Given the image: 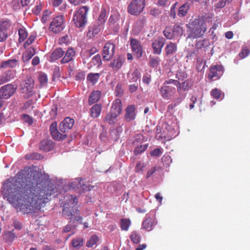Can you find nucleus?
I'll use <instances>...</instances> for the list:
<instances>
[{"mask_svg": "<svg viewBox=\"0 0 250 250\" xmlns=\"http://www.w3.org/2000/svg\"><path fill=\"white\" fill-rule=\"evenodd\" d=\"M10 26V23L9 21H2L0 24V32H7V30Z\"/></svg>", "mask_w": 250, "mask_h": 250, "instance_id": "nucleus-48", "label": "nucleus"}, {"mask_svg": "<svg viewBox=\"0 0 250 250\" xmlns=\"http://www.w3.org/2000/svg\"><path fill=\"white\" fill-rule=\"evenodd\" d=\"M212 17L209 16H198L190 22L192 26L189 36L193 38H198L202 37L206 32L207 22L211 23Z\"/></svg>", "mask_w": 250, "mask_h": 250, "instance_id": "nucleus-2", "label": "nucleus"}, {"mask_svg": "<svg viewBox=\"0 0 250 250\" xmlns=\"http://www.w3.org/2000/svg\"><path fill=\"white\" fill-rule=\"evenodd\" d=\"M75 55V51L74 49L69 48L66 52L64 57L61 60L62 63H67L73 60Z\"/></svg>", "mask_w": 250, "mask_h": 250, "instance_id": "nucleus-22", "label": "nucleus"}, {"mask_svg": "<svg viewBox=\"0 0 250 250\" xmlns=\"http://www.w3.org/2000/svg\"><path fill=\"white\" fill-rule=\"evenodd\" d=\"M129 82H136L140 78L141 74L138 69H136L131 74H128Z\"/></svg>", "mask_w": 250, "mask_h": 250, "instance_id": "nucleus-30", "label": "nucleus"}, {"mask_svg": "<svg viewBox=\"0 0 250 250\" xmlns=\"http://www.w3.org/2000/svg\"><path fill=\"white\" fill-rule=\"evenodd\" d=\"M76 229V226L71 224L66 225L63 229V232H68L74 230Z\"/></svg>", "mask_w": 250, "mask_h": 250, "instance_id": "nucleus-57", "label": "nucleus"}, {"mask_svg": "<svg viewBox=\"0 0 250 250\" xmlns=\"http://www.w3.org/2000/svg\"><path fill=\"white\" fill-rule=\"evenodd\" d=\"M165 53L167 56L174 55L177 51V46L175 43L170 42L165 47Z\"/></svg>", "mask_w": 250, "mask_h": 250, "instance_id": "nucleus-21", "label": "nucleus"}, {"mask_svg": "<svg viewBox=\"0 0 250 250\" xmlns=\"http://www.w3.org/2000/svg\"><path fill=\"white\" fill-rule=\"evenodd\" d=\"M81 186L79 187V190L82 191H90L92 189V188L94 187V186L88 185L87 186L86 184L84 183L83 180L82 179L81 182Z\"/></svg>", "mask_w": 250, "mask_h": 250, "instance_id": "nucleus-51", "label": "nucleus"}, {"mask_svg": "<svg viewBox=\"0 0 250 250\" xmlns=\"http://www.w3.org/2000/svg\"><path fill=\"white\" fill-rule=\"evenodd\" d=\"M15 92V89L13 85L8 84L2 86L0 89V97L2 99H8L10 98Z\"/></svg>", "mask_w": 250, "mask_h": 250, "instance_id": "nucleus-15", "label": "nucleus"}, {"mask_svg": "<svg viewBox=\"0 0 250 250\" xmlns=\"http://www.w3.org/2000/svg\"><path fill=\"white\" fill-rule=\"evenodd\" d=\"M83 238H76L72 240L71 244L73 247L79 248L83 245Z\"/></svg>", "mask_w": 250, "mask_h": 250, "instance_id": "nucleus-42", "label": "nucleus"}, {"mask_svg": "<svg viewBox=\"0 0 250 250\" xmlns=\"http://www.w3.org/2000/svg\"><path fill=\"white\" fill-rule=\"evenodd\" d=\"M163 34L167 39H171L174 37L173 29L170 27H167L163 31Z\"/></svg>", "mask_w": 250, "mask_h": 250, "instance_id": "nucleus-41", "label": "nucleus"}, {"mask_svg": "<svg viewBox=\"0 0 250 250\" xmlns=\"http://www.w3.org/2000/svg\"><path fill=\"white\" fill-rule=\"evenodd\" d=\"M100 77V74L98 73H90L87 76V80L92 84H95L99 80Z\"/></svg>", "mask_w": 250, "mask_h": 250, "instance_id": "nucleus-31", "label": "nucleus"}, {"mask_svg": "<svg viewBox=\"0 0 250 250\" xmlns=\"http://www.w3.org/2000/svg\"><path fill=\"white\" fill-rule=\"evenodd\" d=\"M25 158L26 160H41L43 157L38 153L34 152L25 155Z\"/></svg>", "mask_w": 250, "mask_h": 250, "instance_id": "nucleus-40", "label": "nucleus"}, {"mask_svg": "<svg viewBox=\"0 0 250 250\" xmlns=\"http://www.w3.org/2000/svg\"><path fill=\"white\" fill-rule=\"evenodd\" d=\"M135 107L134 105H128L125 109V119L127 122H130L135 119L136 115L135 113Z\"/></svg>", "mask_w": 250, "mask_h": 250, "instance_id": "nucleus-20", "label": "nucleus"}, {"mask_svg": "<svg viewBox=\"0 0 250 250\" xmlns=\"http://www.w3.org/2000/svg\"><path fill=\"white\" fill-rule=\"evenodd\" d=\"M16 178L11 177L6 180L2 186L3 198L16 208Z\"/></svg>", "mask_w": 250, "mask_h": 250, "instance_id": "nucleus-3", "label": "nucleus"}, {"mask_svg": "<svg viewBox=\"0 0 250 250\" xmlns=\"http://www.w3.org/2000/svg\"><path fill=\"white\" fill-rule=\"evenodd\" d=\"M157 170V167H153L151 168L150 169H149L147 173L146 177L147 178H149L152 174L155 172Z\"/></svg>", "mask_w": 250, "mask_h": 250, "instance_id": "nucleus-64", "label": "nucleus"}, {"mask_svg": "<svg viewBox=\"0 0 250 250\" xmlns=\"http://www.w3.org/2000/svg\"><path fill=\"white\" fill-rule=\"evenodd\" d=\"M171 83L174 84L177 87L178 85H179V81L173 79H169L168 80L165 81L163 85H167Z\"/></svg>", "mask_w": 250, "mask_h": 250, "instance_id": "nucleus-60", "label": "nucleus"}, {"mask_svg": "<svg viewBox=\"0 0 250 250\" xmlns=\"http://www.w3.org/2000/svg\"><path fill=\"white\" fill-rule=\"evenodd\" d=\"M36 36L34 35H30L26 42L24 43V47L26 48L27 46L32 44L35 41Z\"/></svg>", "mask_w": 250, "mask_h": 250, "instance_id": "nucleus-58", "label": "nucleus"}, {"mask_svg": "<svg viewBox=\"0 0 250 250\" xmlns=\"http://www.w3.org/2000/svg\"><path fill=\"white\" fill-rule=\"evenodd\" d=\"M165 43V40L163 38H158L152 43L153 53L155 54L160 55L162 49Z\"/></svg>", "mask_w": 250, "mask_h": 250, "instance_id": "nucleus-16", "label": "nucleus"}, {"mask_svg": "<svg viewBox=\"0 0 250 250\" xmlns=\"http://www.w3.org/2000/svg\"><path fill=\"white\" fill-rule=\"evenodd\" d=\"M101 96V92L100 90L93 91L90 94L88 99L89 105L94 104L99 101Z\"/></svg>", "mask_w": 250, "mask_h": 250, "instance_id": "nucleus-24", "label": "nucleus"}, {"mask_svg": "<svg viewBox=\"0 0 250 250\" xmlns=\"http://www.w3.org/2000/svg\"><path fill=\"white\" fill-rule=\"evenodd\" d=\"M36 53L34 48L30 47L22 54V59L24 62H28Z\"/></svg>", "mask_w": 250, "mask_h": 250, "instance_id": "nucleus-28", "label": "nucleus"}, {"mask_svg": "<svg viewBox=\"0 0 250 250\" xmlns=\"http://www.w3.org/2000/svg\"><path fill=\"white\" fill-rule=\"evenodd\" d=\"M57 130V124L56 122H54L50 125V131L51 135L52 134H55V132Z\"/></svg>", "mask_w": 250, "mask_h": 250, "instance_id": "nucleus-61", "label": "nucleus"}, {"mask_svg": "<svg viewBox=\"0 0 250 250\" xmlns=\"http://www.w3.org/2000/svg\"><path fill=\"white\" fill-rule=\"evenodd\" d=\"M82 179H76L74 181L69 184L70 188L74 189H79V187L81 186Z\"/></svg>", "mask_w": 250, "mask_h": 250, "instance_id": "nucleus-43", "label": "nucleus"}, {"mask_svg": "<svg viewBox=\"0 0 250 250\" xmlns=\"http://www.w3.org/2000/svg\"><path fill=\"white\" fill-rule=\"evenodd\" d=\"M39 81L42 85L46 83L48 81L46 75L44 73H41L39 76Z\"/></svg>", "mask_w": 250, "mask_h": 250, "instance_id": "nucleus-56", "label": "nucleus"}, {"mask_svg": "<svg viewBox=\"0 0 250 250\" xmlns=\"http://www.w3.org/2000/svg\"><path fill=\"white\" fill-rule=\"evenodd\" d=\"M102 106L100 104H94L90 109L91 116L93 118L98 117L101 112Z\"/></svg>", "mask_w": 250, "mask_h": 250, "instance_id": "nucleus-27", "label": "nucleus"}, {"mask_svg": "<svg viewBox=\"0 0 250 250\" xmlns=\"http://www.w3.org/2000/svg\"><path fill=\"white\" fill-rule=\"evenodd\" d=\"M130 239L133 243L138 244L141 240V236L137 231H133L130 235Z\"/></svg>", "mask_w": 250, "mask_h": 250, "instance_id": "nucleus-36", "label": "nucleus"}, {"mask_svg": "<svg viewBox=\"0 0 250 250\" xmlns=\"http://www.w3.org/2000/svg\"><path fill=\"white\" fill-rule=\"evenodd\" d=\"M125 60V59L123 56H119L117 57H115L113 60L111 62L109 66L114 71H118L122 67Z\"/></svg>", "mask_w": 250, "mask_h": 250, "instance_id": "nucleus-18", "label": "nucleus"}, {"mask_svg": "<svg viewBox=\"0 0 250 250\" xmlns=\"http://www.w3.org/2000/svg\"><path fill=\"white\" fill-rule=\"evenodd\" d=\"M51 12L48 10H46L43 13V15L42 18V21L43 23L48 22L50 19Z\"/></svg>", "mask_w": 250, "mask_h": 250, "instance_id": "nucleus-49", "label": "nucleus"}, {"mask_svg": "<svg viewBox=\"0 0 250 250\" xmlns=\"http://www.w3.org/2000/svg\"><path fill=\"white\" fill-rule=\"evenodd\" d=\"M42 8V6L41 4H38L35 6V7L32 9V12L36 15H39Z\"/></svg>", "mask_w": 250, "mask_h": 250, "instance_id": "nucleus-59", "label": "nucleus"}, {"mask_svg": "<svg viewBox=\"0 0 250 250\" xmlns=\"http://www.w3.org/2000/svg\"><path fill=\"white\" fill-rule=\"evenodd\" d=\"M65 27L64 18L63 15H59L54 17L51 22L49 30L54 33H59L62 31Z\"/></svg>", "mask_w": 250, "mask_h": 250, "instance_id": "nucleus-8", "label": "nucleus"}, {"mask_svg": "<svg viewBox=\"0 0 250 250\" xmlns=\"http://www.w3.org/2000/svg\"><path fill=\"white\" fill-rule=\"evenodd\" d=\"M54 147L53 142L48 139H44L42 140L39 145L40 149L45 152L50 151Z\"/></svg>", "mask_w": 250, "mask_h": 250, "instance_id": "nucleus-19", "label": "nucleus"}, {"mask_svg": "<svg viewBox=\"0 0 250 250\" xmlns=\"http://www.w3.org/2000/svg\"><path fill=\"white\" fill-rule=\"evenodd\" d=\"M145 7V0H133L127 7L128 12L134 15L140 14Z\"/></svg>", "mask_w": 250, "mask_h": 250, "instance_id": "nucleus-9", "label": "nucleus"}, {"mask_svg": "<svg viewBox=\"0 0 250 250\" xmlns=\"http://www.w3.org/2000/svg\"><path fill=\"white\" fill-rule=\"evenodd\" d=\"M163 152V149L161 148H156L150 152V155L152 157H159Z\"/></svg>", "mask_w": 250, "mask_h": 250, "instance_id": "nucleus-53", "label": "nucleus"}, {"mask_svg": "<svg viewBox=\"0 0 250 250\" xmlns=\"http://www.w3.org/2000/svg\"><path fill=\"white\" fill-rule=\"evenodd\" d=\"M29 170L31 171L30 168H26L17 174L19 179L17 180V183L21 187V189L20 186H17V202L22 209H25L27 213L35 212L44 207L49 201V197L55 193L53 186H44L38 181L25 184L24 181L27 182L31 178L29 176Z\"/></svg>", "mask_w": 250, "mask_h": 250, "instance_id": "nucleus-1", "label": "nucleus"}, {"mask_svg": "<svg viewBox=\"0 0 250 250\" xmlns=\"http://www.w3.org/2000/svg\"><path fill=\"white\" fill-rule=\"evenodd\" d=\"M64 200L62 214L68 216L70 222H71L72 216L74 215L77 212H79V210L77 208L73 209V207L78 203L77 197L76 195L66 194L64 197Z\"/></svg>", "mask_w": 250, "mask_h": 250, "instance_id": "nucleus-4", "label": "nucleus"}, {"mask_svg": "<svg viewBox=\"0 0 250 250\" xmlns=\"http://www.w3.org/2000/svg\"><path fill=\"white\" fill-rule=\"evenodd\" d=\"M58 108L56 105H52L51 109L49 112L50 119H54L56 117L57 115Z\"/></svg>", "mask_w": 250, "mask_h": 250, "instance_id": "nucleus-54", "label": "nucleus"}, {"mask_svg": "<svg viewBox=\"0 0 250 250\" xmlns=\"http://www.w3.org/2000/svg\"><path fill=\"white\" fill-rule=\"evenodd\" d=\"M122 106L121 101L120 99H116L111 106L110 112L105 117L104 121L109 125H114L117 117L121 113Z\"/></svg>", "mask_w": 250, "mask_h": 250, "instance_id": "nucleus-5", "label": "nucleus"}, {"mask_svg": "<svg viewBox=\"0 0 250 250\" xmlns=\"http://www.w3.org/2000/svg\"><path fill=\"white\" fill-rule=\"evenodd\" d=\"M13 230L9 231H6L3 235V238L7 242H11L14 241L15 238V233H13Z\"/></svg>", "mask_w": 250, "mask_h": 250, "instance_id": "nucleus-35", "label": "nucleus"}, {"mask_svg": "<svg viewBox=\"0 0 250 250\" xmlns=\"http://www.w3.org/2000/svg\"><path fill=\"white\" fill-rule=\"evenodd\" d=\"M131 221L128 218H122L120 220V228L122 230L127 231L131 225Z\"/></svg>", "mask_w": 250, "mask_h": 250, "instance_id": "nucleus-29", "label": "nucleus"}, {"mask_svg": "<svg viewBox=\"0 0 250 250\" xmlns=\"http://www.w3.org/2000/svg\"><path fill=\"white\" fill-rule=\"evenodd\" d=\"M223 72L222 65L219 64L213 65L210 68L208 78L212 80H218L223 75Z\"/></svg>", "mask_w": 250, "mask_h": 250, "instance_id": "nucleus-12", "label": "nucleus"}, {"mask_svg": "<svg viewBox=\"0 0 250 250\" xmlns=\"http://www.w3.org/2000/svg\"><path fill=\"white\" fill-rule=\"evenodd\" d=\"M90 63L91 66L93 65L100 66L102 64L101 56L99 54L94 56L92 59Z\"/></svg>", "mask_w": 250, "mask_h": 250, "instance_id": "nucleus-34", "label": "nucleus"}, {"mask_svg": "<svg viewBox=\"0 0 250 250\" xmlns=\"http://www.w3.org/2000/svg\"><path fill=\"white\" fill-rule=\"evenodd\" d=\"M221 94V90L216 88L212 89L211 91V95L216 100L220 99Z\"/></svg>", "mask_w": 250, "mask_h": 250, "instance_id": "nucleus-50", "label": "nucleus"}, {"mask_svg": "<svg viewBox=\"0 0 250 250\" xmlns=\"http://www.w3.org/2000/svg\"><path fill=\"white\" fill-rule=\"evenodd\" d=\"M172 29L174 33V36H181L184 33V30L182 26V24L174 25Z\"/></svg>", "mask_w": 250, "mask_h": 250, "instance_id": "nucleus-33", "label": "nucleus"}, {"mask_svg": "<svg viewBox=\"0 0 250 250\" xmlns=\"http://www.w3.org/2000/svg\"><path fill=\"white\" fill-rule=\"evenodd\" d=\"M55 133V134H52L51 136L53 139L57 141L63 140L67 137L66 134L61 133L58 130Z\"/></svg>", "mask_w": 250, "mask_h": 250, "instance_id": "nucleus-39", "label": "nucleus"}, {"mask_svg": "<svg viewBox=\"0 0 250 250\" xmlns=\"http://www.w3.org/2000/svg\"><path fill=\"white\" fill-rule=\"evenodd\" d=\"M21 119L24 123H27L29 125H31L33 123V119L27 114H23L21 116Z\"/></svg>", "mask_w": 250, "mask_h": 250, "instance_id": "nucleus-52", "label": "nucleus"}, {"mask_svg": "<svg viewBox=\"0 0 250 250\" xmlns=\"http://www.w3.org/2000/svg\"><path fill=\"white\" fill-rule=\"evenodd\" d=\"M115 45L111 42L106 43L103 47V58L104 61H109L114 56Z\"/></svg>", "mask_w": 250, "mask_h": 250, "instance_id": "nucleus-11", "label": "nucleus"}, {"mask_svg": "<svg viewBox=\"0 0 250 250\" xmlns=\"http://www.w3.org/2000/svg\"><path fill=\"white\" fill-rule=\"evenodd\" d=\"M161 60L159 57H150L149 65L150 67L157 68L160 64Z\"/></svg>", "mask_w": 250, "mask_h": 250, "instance_id": "nucleus-37", "label": "nucleus"}, {"mask_svg": "<svg viewBox=\"0 0 250 250\" xmlns=\"http://www.w3.org/2000/svg\"><path fill=\"white\" fill-rule=\"evenodd\" d=\"M15 65H16V60L13 59V60H9L7 61L2 62L0 66L2 68H5V67H7L8 66H9L10 67H13Z\"/></svg>", "mask_w": 250, "mask_h": 250, "instance_id": "nucleus-46", "label": "nucleus"}, {"mask_svg": "<svg viewBox=\"0 0 250 250\" xmlns=\"http://www.w3.org/2000/svg\"><path fill=\"white\" fill-rule=\"evenodd\" d=\"M88 11V7L84 6L81 7L75 12L73 21L76 27L80 28L85 25L87 22L86 16Z\"/></svg>", "mask_w": 250, "mask_h": 250, "instance_id": "nucleus-6", "label": "nucleus"}, {"mask_svg": "<svg viewBox=\"0 0 250 250\" xmlns=\"http://www.w3.org/2000/svg\"><path fill=\"white\" fill-rule=\"evenodd\" d=\"M151 81V76L149 74H146L144 75L143 77V83L149 84Z\"/></svg>", "mask_w": 250, "mask_h": 250, "instance_id": "nucleus-63", "label": "nucleus"}, {"mask_svg": "<svg viewBox=\"0 0 250 250\" xmlns=\"http://www.w3.org/2000/svg\"><path fill=\"white\" fill-rule=\"evenodd\" d=\"M65 52L61 48H57L51 53V60L52 61H56L62 58Z\"/></svg>", "mask_w": 250, "mask_h": 250, "instance_id": "nucleus-26", "label": "nucleus"}, {"mask_svg": "<svg viewBox=\"0 0 250 250\" xmlns=\"http://www.w3.org/2000/svg\"><path fill=\"white\" fill-rule=\"evenodd\" d=\"M74 124V120L69 117H67L60 124V130L63 133H65L72 128Z\"/></svg>", "mask_w": 250, "mask_h": 250, "instance_id": "nucleus-17", "label": "nucleus"}, {"mask_svg": "<svg viewBox=\"0 0 250 250\" xmlns=\"http://www.w3.org/2000/svg\"><path fill=\"white\" fill-rule=\"evenodd\" d=\"M146 165L141 161H139L137 163L135 167V171L139 172L143 170V169L146 167Z\"/></svg>", "mask_w": 250, "mask_h": 250, "instance_id": "nucleus-55", "label": "nucleus"}, {"mask_svg": "<svg viewBox=\"0 0 250 250\" xmlns=\"http://www.w3.org/2000/svg\"><path fill=\"white\" fill-rule=\"evenodd\" d=\"M226 2L225 0H221L216 4H215V8L220 9L223 8L226 5Z\"/></svg>", "mask_w": 250, "mask_h": 250, "instance_id": "nucleus-62", "label": "nucleus"}, {"mask_svg": "<svg viewBox=\"0 0 250 250\" xmlns=\"http://www.w3.org/2000/svg\"><path fill=\"white\" fill-rule=\"evenodd\" d=\"M34 81L31 77H26V79L21 84L20 90L23 93V97L29 98L34 94Z\"/></svg>", "mask_w": 250, "mask_h": 250, "instance_id": "nucleus-7", "label": "nucleus"}, {"mask_svg": "<svg viewBox=\"0 0 250 250\" xmlns=\"http://www.w3.org/2000/svg\"><path fill=\"white\" fill-rule=\"evenodd\" d=\"M106 11L105 8H102L100 14L98 17V21L100 24L104 23L106 19Z\"/></svg>", "mask_w": 250, "mask_h": 250, "instance_id": "nucleus-44", "label": "nucleus"}, {"mask_svg": "<svg viewBox=\"0 0 250 250\" xmlns=\"http://www.w3.org/2000/svg\"><path fill=\"white\" fill-rule=\"evenodd\" d=\"M160 92L161 96L166 100H170L176 92L175 87L167 85H163Z\"/></svg>", "mask_w": 250, "mask_h": 250, "instance_id": "nucleus-13", "label": "nucleus"}, {"mask_svg": "<svg viewBox=\"0 0 250 250\" xmlns=\"http://www.w3.org/2000/svg\"><path fill=\"white\" fill-rule=\"evenodd\" d=\"M99 237L95 234L92 235L86 243V246L88 248L92 247L94 245H96L99 241Z\"/></svg>", "mask_w": 250, "mask_h": 250, "instance_id": "nucleus-32", "label": "nucleus"}, {"mask_svg": "<svg viewBox=\"0 0 250 250\" xmlns=\"http://www.w3.org/2000/svg\"><path fill=\"white\" fill-rule=\"evenodd\" d=\"M193 82L189 79L180 83L179 82V85L177 86V91L179 93L180 92L181 90L183 91L188 90L193 85Z\"/></svg>", "mask_w": 250, "mask_h": 250, "instance_id": "nucleus-25", "label": "nucleus"}, {"mask_svg": "<svg viewBox=\"0 0 250 250\" xmlns=\"http://www.w3.org/2000/svg\"><path fill=\"white\" fill-rule=\"evenodd\" d=\"M157 223L156 218L154 215L150 216V215L147 214L142 223V228L147 231H150L157 224Z\"/></svg>", "mask_w": 250, "mask_h": 250, "instance_id": "nucleus-14", "label": "nucleus"}, {"mask_svg": "<svg viewBox=\"0 0 250 250\" xmlns=\"http://www.w3.org/2000/svg\"><path fill=\"white\" fill-rule=\"evenodd\" d=\"M130 46L132 52L138 59L142 57L144 53L143 47L141 42L133 38L129 39Z\"/></svg>", "mask_w": 250, "mask_h": 250, "instance_id": "nucleus-10", "label": "nucleus"}, {"mask_svg": "<svg viewBox=\"0 0 250 250\" xmlns=\"http://www.w3.org/2000/svg\"><path fill=\"white\" fill-rule=\"evenodd\" d=\"M147 144H145L137 146L134 149V154L135 155H138L144 152L147 149Z\"/></svg>", "mask_w": 250, "mask_h": 250, "instance_id": "nucleus-47", "label": "nucleus"}, {"mask_svg": "<svg viewBox=\"0 0 250 250\" xmlns=\"http://www.w3.org/2000/svg\"><path fill=\"white\" fill-rule=\"evenodd\" d=\"M188 9V4L187 3L184 4L179 8L178 15L182 17L185 16L187 14Z\"/></svg>", "mask_w": 250, "mask_h": 250, "instance_id": "nucleus-45", "label": "nucleus"}, {"mask_svg": "<svg viewBox=\"0 0 250 250\" xmlns=\"http://www.w3.org/2000/svg\"><path fill=\"white\" fill-rule=\"evenodd\" d=\"M17 28H18L19 42L20 43H21L27 38L28 33L26 29L22 27L20 24H17Z\"/></svg>", "mask_w": 250, "mask_h": 250, "instance_id": "nucleus-23", "label": "nucleus"}, {"mask_svg": "<svg viewBox=\"0 0 250 250\" xmlns=\"http://www.w3.org/2000/svg\"><path fill=\"white\" fill-rule=\"evenodd\" d=\"M209 45V42L208 40L204 39L201 41H199L195 44V46L198 49H201L203 48H206Z\"/></svg>", "mask_w": 250, "mask_h": 250, "instance_id": "nucleus-38", "label": "nucleus"}]
</instances>
